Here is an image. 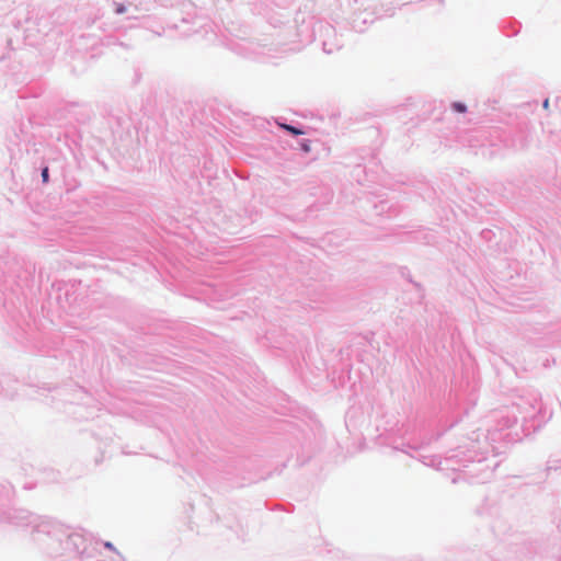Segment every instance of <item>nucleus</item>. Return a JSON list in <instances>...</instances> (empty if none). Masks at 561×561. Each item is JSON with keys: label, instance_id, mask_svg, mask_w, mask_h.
Wrapping results in <instances>:
<instances>
[{"label": "nucleus", "instance_id": "nucleus-1", "mask_svg": "<svg viewBox=\"0 0 561 561\" xmlns=\"http://www.w3.org/2000/svg\"><path fill=\"white\" fill-rule=\"evenodd\" d=\"M453 110L458 113H465L467 111V107L463 103L455 102L451 105Z\"/></svg>", "mask_w": 561, "mask_h": 561}, {"label": "nucleus", "instance_id": "nucleus-2", "mask_svg": "<svg viewBox=\"0 0 561 561\" xmlns=\"http://www.w3.org/2000/svg\"><path fill=\"white\" fill-rule=\"evenodd\" d=\"M282 127L286 130H288L289 133H291L293 135H302L304 131L294 127V126H290V125H282Z\"/></svg>", "mask_w": 561, "mask_h": 561}, {"label": "nucleus", "instance_id": "nucleus-3", "mask_svg": "<svg viewBox=\"0 0 561 561\" xmlns=\"http://www.w3.org/2000/svg\"><path fill=\"white\" fill-rule=\"evenodd\" d=\"M42 178H43V182L47 183L48 182V168H44L43 171H42Z\"/></svg>", "mask_w": 561, "mask_h": 561}, {"label": "nucleus", "instance_id": "nucleus-4", "mask_svg": "<svg viewBox=\"0 0 561 561\" xmlns=\"http://www.w3.org/2000/svg\"><path fill=\"white\" fill-rule=\"evenodd\" d=\"M548 106H549V101H548V100H546V101L543 102V107H545V108H548Z\"/></svg>", "mask_w": 561, "mask_h": 561}, {"label": "nucleus", "instance_id": "nucleus-5", "mask_svg": "<svg viewBox=\"0 0 561 561\" xmlns=\"http://www.w3.org/2000/svg\"><path fill=\"white\" fill-rule=\"evenodd\" d=\"M105 547L108 548V549H112V543L111 542H106Z\"/></svg>", "mask_w": 561, "mask_h": 561}, {"label": "nucleus", "instance_id": "nucleus-6", "mask_svg": "<svg viewBox=\"0 0 561 561\" xmlns=\"http://www.w3.org/2000/svg\"><path fill=\"white\" fill-rule=\"evenodd\" d=\"M304 150H305V151H309V146H308V145H305V146H304Z\"/></svg>", "mask_w": 561, "mask_h": 561}]
</instances>
